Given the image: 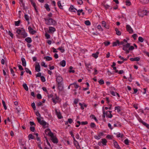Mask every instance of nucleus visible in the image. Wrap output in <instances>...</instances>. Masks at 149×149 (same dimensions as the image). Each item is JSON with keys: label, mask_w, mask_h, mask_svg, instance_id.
I'll use <instances>...</instances> for the list:
<instances>
[{"label": "nucleus", "mask_w": 149, "mask_h": 149, "mask_svg": "<svg viewBox=\"0 0 149 149\" xmlns=\"http://www.w3.org/2000/svg\"><path fill=\"white\" fill-rule=\"evenodd\" d=\"M45 133L46 134L49 135L51 137V140L54 143H58V139L55 136H54L49 129H47L45 130Z\"/></svg>", "instance_id": "f257e3e1"}, {"label": "nucleus", "mask_w": 149, "mask_h": 149, "mask_svg": "<svg viewBox=\"0 0 149 149\" xmlns=\"http://www.w3.org/2000/svg\"><path fill=\"white\" fill-rule=\"evenodd\" d=\"M56 81L58 83V88L59 89L62 90L63 88L62 82L63 81L62 78L60 76H56Z\"/></svg>", "instance_id": "f03ea898"}, {"label": "nucleus", "mask_w": 149, "mask_h": 149, "mask_svg": "<svg viewBox=\"0 0 149 149\" xmlns=\"http://www.w3.org/2000/svg\"><path fill=\"white\" fill-rule=\"evenodd\" d=\"M16 33L19 35H21L23 37H26L27 36V34L25 30L23 28H22L21 30L17 29Z\"/></svg>", "instance_id": "7ed1b4c3"}, {"label": "nucleus", "mask_w": 149, "mask_h": 149, "mask_svg": "<svg viewBox=\"0 0 149 149\" xmlns=\"http://www.w3.org/2000/svg\"><path fill=\"white\" fill-rule=\"evenodd\" d=\"M122 42L123 43V44H121V45H123V50H126V49H127V48H129L130 44L129 43H127V40L126 39H124Z\"/></svg>", "instance_id": "20e7f679"}, {"label": "nucleus", "mask_w": 149, "mask_h": 149, "mask_svg": "<svg viewBox=\"0 0 149 149\" xmlns=\"http://www.w3.org/2000/svg\"><path fill=\"white\" fill-rule=\"evenodd\" d=\"M46 24L48 25H56L57 24L56 21L53 19L50 18L48 20V22L46 23Z\"/></svg>", "instance_id": "39448f33"}, {"label": "nucleus", "mask_w": 149, "mask_h": 149, "mask_svg": "<svg viewBox=\"0 0 149 149\" xmlns=\"http://www.w3.org/2000/svg\"><path fill=\"white\" fill-rule=\"evenodd\" d=\"M101 141H99L98 143V145L99 146L102 145L103 146L107 145V141L105 139H101Z\"/></svg>", "instance_id": "423d86ee"}, {"label": "nucleus", "mask_w": 149, "mask_h": 149, "mask_svg": "<svg viewBox=\"0 0 149 149\" xmlns=\"http://www.w3.org/2000/svg\"><path fill=\"white\" fill-rule=\"evenodd\" d=\"M126 29L129 33H132L133 32V31L130 26L129 25H127L126 26Z\"/></svg>", "instance_id": "0eeeda50"}, {"label": "nucleus", "mask_w": 149, "mask_h": 149, "mask_svg": "<svg viewBox=\"0 0 149 149\" xmlns=\"http://www.w3.org/2000/svg\"><path fill=\"white\" fill-rule=\"evenodd\" d=\"M123 43L122 42V41L120 42L118 40H117L116 41L113 42V46L114 47L118 45H121V44H123Z\"/></svg>", "instance_id": "6e6552de"}, {"label": "nucleus", "mask_w": 149, "mask_h": 149, "mask_svg": "<svg viewBox=\"0 0 149 149\" xmlns=\"http://www.w3.org/2000/svg\"><path fill=\"white\" fill-rule=\"evenodd\" d=\"M112 111H107L106 112V113H105L106 115V116L107 117H108V118H111L113 116L111 114Z\"/></svg>", "instance_id": "1a4fd4ad"}, {"label": "nucleus", "mask_w": 149, "mask_h": 149, "mask_svg": "<svg viewBox=\"0 0 149 149\" xmlns=\"http://www.w3.org/2000/svg\"><path fill=\"white\" fill-rule=\"evenodd\" d=\"M29 31L30 33L33 34L36 32V31L34 30L31 26L28 27Z\"/></svg>", "instance_id": "9d476101"}, {"label": "nucleus", "mask_w": 149, "mask_h": 149, "mask_svg": "<svg viewBox=\"0 0 149 149\" xmlns=\"http://www.w3.org/2000/svg\"><path fill=\"white\" fill-rule=\"evenodd\" d=\"M55 111L58 118L59 119L61 118L62 117L60 112L59 111H58L56 109H55Z\"/></svg>", "instance_id": "9b49d317"}, {"label": "nucleus", "mask_w": 149, "mask_h": 149, "mask_svg": "<svg viewBox=\"0 0 149 149\" xmlns=\"http://www.w3.org/2000/svg\"><path fill=\"white\" fill-rule=\"evenodd\" d=\"M69 10H70L71 12H76V11H77V10L72 5L70 6V7L69 8Z\"/></svg>", "instance_id": "f8f14e48"}, {"label": "nucleus", "mask_w": 149, "mask_h": 149, "mask_svg": "<svg viewBox=\"0 0 149 149\" xmlns=\"http://www.w3.org/2000/svg\"><path fill=\"white\" fill-rule=\"evenodd\" d=\"M130 60L132 61H138L140 60V58L138 57H136L131 58L130 59Z\"/></svg>", "instance_id": "ddd939ff"}, {"label": "nucleus", "mask_w": 149, "mask_h": 149, "mask_svg": "<svg viewBox=\"0 0 149 149\" xmlns=\"http://www.w3.org/2000/svg\"><path fill=\"white\" fill-rule=\"evenodd\" d=\"M113 144L114 147L117 149H120V147L118 144L117 142L116 141H114Z\"/></svg>", "instance_id": "4468645a"}, {"label": "nucleus", "mask_w": 149, "mask_h": 149, "mask_svg": "<svg viewBox=\"0 0 149 149\" xmlns=\"http://www.w3.org/2000/svg\"><path fill=\"white\" fill-rule=\"evenodd\" d=\"M85 65L86 67V68L87 70L89 71H91V65L90 64L85 63Z\"/></svg>", "instance_id": "2eb2a0df"}, {"label": "nucleus", "mask_w": 149, "mask_h": 149, "mask_svg": "<svg viewBox=\"0 0 149 149\" xmlns=\"http://www.w3.org/2000/svg\"><path fill=\"white\" fill-rule=\"evenodd\" d=\"M22 65L24 66H26V62L25 58H21Z\"/></svg>", "instance_id": "dca6fc26"}, {"label": "nucleus", "mask_w": 149, "mask_h": 149, "mask_svg": "<svg viewBox=\"0 0 149 149\" xmlns=\"http://www.w3.org/2000/svg\"><path fill=\"white\" fill-rule=\"evenodd\" d=\"M36 70L38 72H39L40 71V67L39 63L38 65H36L35 67Z\"/></svg>", "instance_id": "f3484780"}, {"label": "nucleus", "mask_w": 149, "mask_h": 149, "mask_svg": "<svg viewBox=\"0 0 149 149\" xmlns=\"http://www.w3.org/2000/svg\"><path fill=\"white\" fill-rule=\"evenodd\" d=\"M49 31L52 33L53 32L56 30L54 28L51 26L49 27Z\"/></svg>", "instance_id": "a211bd4d"}, {"label": "nucleus", "mask_w": 149, "mask_h": 149, "mask_svg": "<svg viewBox=\"0 0 149 149\" xmlns=\"http://www.w3.org/2000/svg\"><path fill=\"white\" fill-rule=\"evenodd\" d=\"M43 58L44 59H46V61H50L52 60V58L49 56H44Z\"/></svg>", "instance_id": "6ab92c4d"}, {"label": "nucleus", "mask_w": 149, "mask_h": 149, "mask_svg": "<svg viewBox=\"0 0 149 149\" xmlns=\"http://www.w3.org/2000/svg\"><path fill=\"white\" fill-rule=\"evenodd\" d=\"M60 64L61 66L64 67L66 65V62L65 61L63 60L60 63Z\"/></svg>", "instance_id": "aec40b11"}, {"label": "nucleus", "mask_w": 149, "mask_h": 149, "mask_svg": "<svg viewBox=\"0 0 149 149\" xmlns=\"http://www.w3.org/2000/svg\"><path fill=\"white\" fill-rule=\"evenodd\" d=\"M73 68L72 66H70L69 68L70 70L69 71V72L70 73H74L75 72L74 70H72Z\"/></svg>", "instance_id": "412c9836"}, {"label": "nucleus", "mask_w": 149, "mask_h": 149, "mask_svg": "<svg viewBox=\"0 0 149 149\" xmlns=\"http://www.w3.org/2000/svg\"><path fill=\"white\" fill-rule=\"evenodd\" d=\"M140 2L143 4H146L148 3L149 0H140Z\"/></svg>", "instance_id": "4be33fe9"}, {"label": "nucleus", "mask_w": 149, "mask_h": 149, "mask_svg": "<svg viewBox=\"0 0 149 149\" xmlns=\"http://www.w3.org/2000/svg\"><path fill=\"white\" fill-rule=\"evenodd\" d=\"M31 4L34 7V9L36 11V12L37 11V9L36 8V5L35 3L34 2V1H33L31 2Z\"/></svg>", "instance_id": "5701e85b"}, {"label": "nucleus", "mask_w": 149, "mask_h": 149, "mask_svg": "<svg viewBox=\"0 0 149 149\" xmlns=\"http://www.w3.org/2000/svg\"><path fill=\"white\" fill-rule=\"evenodd\" d=\"M44 7H45L46 9L48 11H49L50 10V9L49 8V5L47 4V3L45 4V5Z\"/></svg>", "instance_id": "b1692460"}, {"label": "nucleus", "mask_w": 149, "mask_h": 149, "mask_svg": "<svg viewBox=\"0 0 149 149\" xmlns=\"http://www.w3.org/2000/svg\"><path fill=\"white\" fill-rule=\"evenodd\" d=\"M102 26L104 27L105 28L107 29H109V26H107V27H106V23L105 21H103L102 22Z\"/></svg>", "instance_id": "393cba45"}, {"label": "nucleus", "mask_w": 149, "mask_h": 149, "mask_svg": "<svg viewBox=\"0 0 149 149\" xmlns=\"http://www.w3.org/2000/svg\"><path fill=\"white\" fill-rule=\"evenodd\" d=\"M22 86L25 89V90H26V91H28V88L27 85V84H23Z\"/></svg>", "instance_id": "a878e982"}, {"label": "nucleus", "mask_w": 149, "mask_h": 149, "mask_svg": "<svg viewBox=\"0 0 149 149\" xmlns=\"http://www.w3.org/2000/svg\"><path fill=\"white\" fill-rule=\"evenodd\" d=\"M57 5L61 9H63V6L61 4L60 1H59L58 2Z\"/></svg>", "instance_id": "bb28decb"}, {"label": "nucleus", "mask_w": 149, "mask_h": 149, "mask_svg": "<svg viewBox=\"0 0 149 149\" xmlns=\"http://www.w3.org/2000/svg\"><path fill=\"white\" fill-rule=\"evenodd\" d=\"M73 85L74 86V87L76 89L78 88L79 87V86L76 83H74L70 84V85Z\"/></svg>", "instance_id": "cd10ccee"}, {"label": "nucleus", "mask_w": 149, "mask_h": 149, "mask_svg": "<svg viewBox=\"0 0 149 149\" xmlns=\"http://www.w3.org/2000/svg\"><path fill=\"white\" fill-rule=\"evenodd\" d=\"M46 124V122L43 120H41V122L40 123V124L43 126H45Z\"/></svg>", "instance_id": "c85d7f7f"}, {"label": "nucleus", "mask_w": 149, "mask_h": 149, "mask_svg": "<svg viewBox=\"0 0 149 149\" xmlns=\"http://www.w3.org/2000/svg\"><path fill=\"white\" fill-rule=\"evenodd\" d=\"M25 40L29 43H31L32 41L31 38H26Z\"/></svg>", "instance_id": "c756f323"}, {"label": "nucleus", "mask_w": 149, "mask_h": 149, "mask_svg": "<svg viewBox=\"0 0 149 149\" xmlns=\"http://www.w3.org/2000/svg\"><path fill=\"white\" fill-rule=\"evenodd\" d=\"M99 52H97L96 53H94L92 54L93 56L96 58L98 57V55L99 54Z\"/></svg>", "instance_id": "7c9ffc66"}, {"label": "nucleus", "mask_w": 149, "mask_h": 149, "mask_svg": "<svg viewBox=\"0 0 149 149\" xmlns=\"http://www.w3.org/2000/svg\"><path fill=\"white\" fill-rule=\"evenodd\" d=\"M120 107L119 106L115 107V110H117L118 112H119L121 111L120 109Z\"/></svg>", "instance_id": "2f4dec72"}, {"label": "nucleus", "mask_w": 149, "mask_h": 149, "mask_svg": "<svg viewBox=\"0 0 149 149\" xmlns=\"http://www.w3.org/2000/svg\"><path fill=\"white\" fill-rule=\"evenodd\" d=\"M115 31H116V34L120 36L121 35L120 32L118 30V28L115 29Z\"/></svg>", "instance_id": "473e14b6"}, {"label": "nucleus", "mask_w": 149, "mask_h": 149, "mask_svg": "<svg viewBox=\"0 0 149 149\" xmlns=\"http://www.w3.org/2000/svg\"><path fill=\"white\" fill-rule=\"evenodd\" d=\"M24 18L28 22V24H29V16L26 14H25L24 15Z\"/></svg>", "instance_id": "72a5a7b5"}, {"label": "nucleus", "mask_w": 149, "mask_h": 149, "mask_svg": "<svg viewBox=\"0 0 149 149\" xmlns=\"http://www.w3.org/2000/svg\"><path fill=\"white\" fill-rule=\"evenodd\" d=\"M74 145H75V146L76 147V148L77 149H80V146L79 145V144L78 143V142H77V143H74Z\"/></svg>", "instance_id": "f704fd0d"}, {"label": "nucleus", "mask_w": 149, "mask_h": 149, "mask_svg": "<svg viewBox=\"0 0 149 149\" xmlns=\"http://www.w3.org/2000/svg\"><path fill=\"white\" fill-rule=\"evenodd\" d=\"M85 24L87 26H89L91 25V22L89 20H86L84 22Z\"/></svg>", "instance_id": "c9c22d12"}, {"label": "nucleus", "mask_w": 149, "mask_h": 149, "mask_svg": "<svg viewBox=\"0 0 149 149\" xmlns=\"http://www.w3.org/2000/svg\"><path fill=\"white\" fill-rule=\"evenodd\" d=\"M28 138L29 140H30V139H34V136L32 134H30L28 136Z\"/></svg>", "instance_id": "e433bc0d"}, {"label": "nucleus", "mask_w": 149, "mask_h": 149, "mask_svg": "<svg viewBox=\"0 0 149 149\" xmlns=\"http://www.w3.org/2000/svg\"><path fill=\"white\" fill-rule=\"evenodd\" d=\"M26 72L27 73H29L30 74H31V72L29 70V69L27 68H25Z\"/></svg>", "instance_id": "4c0bfd02"}, {"label": "nucleus", "mask_w": 149, "mask_h": 149, "mask_svg": "<svg viewBox=\"0 0 149 149\" xmlns=\"http://www.w3.org/2000/svg\"><path fill=\"white\" fill-rule=\"evenodd\" d=\"M20 22V20H19L15 22V25L16 26H18L19 25V24Z\"/></svg>", "instance_id": "58836bf2"}, {"label": "nucleus", "mask_w": 149, "mask_h": 149, "mask_svg": "<svg viewBox=\"0 0 149 149\" xmlns=\"http://www.w3.org/2000/svg\"><path fill=\"white\" fill-rule=\"evenodd\" d=\"M2 103L5 109L6 110L7 109V107H6L5 101L3 100L2 101Z\"/></svg>", "instance_id": "ea45409f"}, {"label": "nucleus", "mask_w": 149, "mask_h": 149, "mask_svg": "<svg viewBox=\"0 0 149 149\" xmlns=\"http://www.w3.org/2000/svg\"><path fill=\"white\" fill-rule=\"evenodd\" d=\"M90 117H91L92 118L94 119L97 122V120L94 115L92 114L90 116Z\"/></svg>", "instance_id": "a19ab883"}, {"label": "nucleus", "mask_w": 149, "mask_h": 149, "mask_svg": "<svg viewBox=\"0 0 149 149\" xmlns=\"http://www.w3.org/2000/svg\"><path fill=\"white\" fill-rule=\"evenodd\" d=\"M126 4L127 5L129 6L131 4V2L129 0H127L126 1Z\"/></svg>", "instance_id": "79ce46f5"}, {"label": "nucleus", "mask_w": 149, "mask_h": 149, "mask_svg": "<svg viewBox=\"0 0 149 149\" xmlns=\"http://www.w3.org/2000/svg\"><path fill=\"white\" fill-rule=\"evenodd\" d=\"M124 143L127 145H129V141L128 139H126L124 140Z\"/></svg>", "instance_id": "37998d69"}, {"label": "nucleus", "mask_w": 149, "mask_h": 149, "mask_svg": "<svg viewBox=\"0 0 149 149\" xmlns=\"http://www.w3.org/2000/svg\"><path fill=\"white\" fill-rule=\"evenodd\" d=\"M95 138L97 139H99L101 138V136L99 134L97 136L96 135L94 136Z\"/></svg>", "instance_id": "c03bdc74"}, {"label": "nucleus", "mask_w": 149, "mask_h": 149, "mask_svg": "<svg viewBox=\"0 0 149 149\" xmlns=\"http://www.w3.org/2000/svg\"><path fill=\"white\" fill-rule=\"evenodd\" d=\"M99 83L101 85L103 84H104V82L103 79H101L99 81Z\"/></svg>", "instance_id": "a18cd8bd"}, {"label": "nucleus", "mask_w": 149, "mask_h": 149, "mask_svg": "<svg viewBox=\"0 0 149 149\" xmlns=\"http://www.w3.org/2000/svg\"><path fill=\"white\" fill-rule=\"evenodd\" d=\"M40 79L41 81L43 82H44L45 81V77L43 76H41Z\"/></svg>", "instance_id": "49530a36"}, {"label": "nucleus", "mask_w": 149, "mask_h": 149, "mask_svg": "<svg viewBox=\"0 0 149 149\" xmlns=\"http://www.w3.org/2000/svg\"><path fill=\"white\" fill-rule=\"evenodd\" d=\"M31 106L34 110L36 109V106L35 103L33 102L31 104Z\"/></svg>", "instance_id": "de8ad7c7"}, {"label": "nucleus", "mask_w": 149, "mask_h": 149, "mask_svg": "<svg viewBox=\"0 0 149 149\" xmlns=\"http://www.w3.org/2000/svg\"><path fill=\"white\" fill-rule=\"evenodd\" d=\"M52 100L53 103L54 104H56L57 103L58 101L56 100H55V99H54V97H52Z\"/></svg>", "instance_id": "09e8293b"}, {"label": "nucleus", "mask_w": 149, "mask_h": 149, "mask_svg": "<svg viewBox=\"0 0 149 149\" xmlns=\"http://www.w3.org/2000/svg\"><path fill=\"white\" fill-rule=\"evenodd\" d=\"M90 126L91 128H93L95 126V125L94 123H92L91 124Z\"/></svg>", "instance_id": "8fccbe9b"}, {"label": "nucleus", "mask_w": 149, "mask_h": 149, "mask_svg": "<svg viewBox=\"0 0 149 149\" xmlns=\"http://www.w3.org/2000/svg\"><path fill=\"white\" fill-rule=\"evenodd\" d=\"M77 2L78 4L80 5L82 4L83 3L82 0H79L78 1H77Z\"/></svg>", "instance_id": "3c124183"}, {"label": "nucleus", "mask_w": 149, "mask_h": 149, "mask_svg": "<svg viewBox=\"0 0 149 149\" xmlns=\"http://www.w3.org/2000/svg\"><path fill=\"white\" fill-rule=\"evenodd\" d=\"M144 125L146 126L148 129H149V125L146 123L144 122L143 124Z\"/></svg>", "instance_id": "603ef678"}, {"label": "nucleus", "mask_w": 149, "mask_h": 149, "mask_svg": "<svg viewBox=\"0 0 149 149\" xmlns=\"http://www.w3.org/2000/svg\"><path fill=\"white\" fill-rule=\"evenodd\" d=\"M123 134L121 135L120 133H119L117 135V137L118 138L121 137V138H123Z\"/></svg>", "instance_id": "864d4df0"}, {"label": "nucleus", "mask_w": 149, "mask_h": 149, "mask_svg": "<svg viewBox=\"0 0 149 149\" xmlns=\"http://www.w3.org/2000/svg\"><path fill=\"white\" fill-rule=\"evenodd\" d=\"M97 28L100 31V30H101L102 31H103L101 27V26L100 25H98L97 26Z\"/></svg>", "instance_id": "5fc2aeb1"}, {"label": "nucleus", "mask_w": 149, "mask_h": 149, "mask_svg": "<svg viewBox=\"0 0 149 149\" xmlns=\"http://www.w3.org/2000/svg\"><path fill=\"white\" fill-rule=\"evenodd\" d=\"M103 43L104 44V45H105V46H107L109 45L110 44V42H104Z\"/></svg>", "instance_id": "6e6d98bb"}, {"label": "nucleus", "mask_w": 149, "mask_h": 149, "mask_svg": "<svg viewBox=\"0 0 149 149\" xmlns=\"http://www.w3.org/2000/svg\"><path fill=\"white\" fill-rule=\"evenodd\" d=\"M37 98L39 99H41L42 98V96L40 94H38L37 95Z\"/></svg>", "instance_id": "4d7b16f0"}, {"label": "nucleus", "mask_w": 149, "mask_h": 149, "mask_svg": "<svg viewBox=\"0 0 149 149\" xmlns=\"http://www.w3.org/2000/svg\"><path fill=\"white\" fill-rule=\"evenodd\" d=\"M30 130L31 131L33 132L35 130V127L33 126H31L30 127Z\"/></svg>", "instance_id": "13d9d810"}, {"label": "nucleus", "mask_w": 149, "mask_h": 149, "mask_svg": "<svg viewBox=\"0 0 149 149\" xmlns=\"http://www.w3.org/2000/svg\"><path fill=\"white\" fill-rule=\"evenodd\" d=\"M68 123L71 124L73 120L71 118H70L68 119Z\"/></svg>", "instance_id": "bf43d9fd"}, {"label": "nucleus", "mask_w": 149, "mask_h": 149, "mask_svg": "<svg viewBox=\"0 0 149 149\" xmlns=\"http://www.w3.org/2000/svg\"><path fill=\"white\" fill-rule=\"evenodd\" d=\"M41 65L42 66H43L44 67L46 68V67H47V66L45 65V63L44 62H42V63H41Z\"/></svg>", "instance_id": "052dcab7"}, {"label": "nucleus", "mask_w": 149, "mask_h": 149, "mask_svg": "<svg viewBox=\"0 0 149 149\" xmlns=\"http://www.w3.org/2000/svg\"><path fill=\"white\" fill-rule=\"evenodd\" d=\"M58 49L61 51L62 53L63 52L65 51L64 49H63L62 47H59Z\"/></svg>", "instance_id": "680f3d73"}, {"label": "nucleus", "mask_w": 149, "mask_h": 149, "mask_svg": "<svg viewBox=\"0 0 149 149\" xmlns=\"http://www.w3.org/2000/svg\"><path fill=\"white\" fill-rule=\"evenodd\" d=\"M81 124L82 125H87L88 124V122L87 121H86L85 122H82L81 123Z\"/></svg>", "instance_id": "e2e57ef3"}, {"label": "nucleus", "mask_w": 149, "mask_h": 149, "mask_svg": "<svg viewBox=\"0 0 149 149\" xmlns=\"http://www.w3.org/2000/svg\"><path fill=\"white\" fill-rule=\"evenodd\" d=\"M8 34L11 37H13V34L10 31H8Z\"/></svg>", "instance_id": "0e129e2a"}, {"label": "nucleus", "mask_w": 149, "mask_h": 149, "mask_svg": "<svg viewBox=\"0 0 149 149\" xmlns=\"http://www.w3.org/2000/svg\"><path fill=\"white\" fill-rule=\"evenodd\" d=\"M129 49V50H132L134 49V47L133 46H130Z\"/></svg>", "instance_id": "69168bd1"}, {"label": "nucleus", "mask_w": 149, "mask_h": 149, "mask_svg": "<svg viewBox=\"0 0 149 149\" xmlns=\"http://www.w3.org/2000/svg\"><path fill=\"white\" fill-rule=\"evenodd\" d=\"M18 68L20 70H23V68L21 65H18Z\"/></svg>", "instance_id": "338daca9"}, {"label": "nucleus", "mask_w": 149, "mask_h": 149, "mask_svg": "<svg viewBox=\"0 0 149 149\" xmlns=\"http://www.w3.org/2000/svg\"><path fill=\"white\" fill-rule=\"evenodd\" d=\"M78 101H79L78 99H75L74 100V103L75 104H77L78 103Z\"/></svg>", "instance_id": "774afa93"}]
</instances>
